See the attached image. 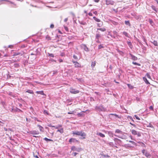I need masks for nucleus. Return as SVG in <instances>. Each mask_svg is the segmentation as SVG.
Returning <instances> with one entry per match:
<instances>
[{"mask_svg": "<svg viewBox=\"0 0 158 158\" xmlns=\"http://www.w3.org/2000/svg\"><path fill=\"white\" fill-rule=\"evenodd\" d=\"M73 135H76L82 137H83L84 139H85V137L86 136L85 133L82 131H77L75 132H73Z\"/></svg>", "mask_w": 158, "mask_h": 158, "instance_id": "nucleus-1", "label": "nucleus"}, {"mask_svg": "<svg viewBox=\"0 0 158 158\" xmlns=\"http://www.w3.org/2000/svg\"><path fill=\"white\" fill-rule=\"evenodd\" d=\"M95 109L97 111H105L106 110V109L102 105L96 106Z\"/></svg>", "mask_w": 158, "mask_h": 158, "instance_id": "nucleus-2", "label": "nucleus"}, {"mask_svg": "<svg viewBox=\"0 0 158 158\" xmlns=\"http://www.w3.org/2000/svg\"><path fill=\"white\" fill-rule=\"evenodd\" d=\"M132 134L134 135H137L138 137H140L141 135V133L137 131L134 130H131Z\"/></svg>", "mask_w": 158, "mask_h": 158, "instance_id": "nucleus-3", "label": "nucleus"}, {"mask_svg": "<svg viewBox=\"0 0 158 158\" xmlns=\"http://www.w3.org/2000/svg\"><path fill=\"white\" fill-rule=\"evenodd\" d=\"M142 152L144 155L147 157L151 156L150 154L144 149L142 150Z\"/></svg>", "mask_w": 158, "mask_h": 158, "instance_id": "nucleus-4", "label": "nucleus"}, {"mask_svg": "<svg viewBox=\"0 0 158 158\" xmlns=\"http://www.w3.org/2000/svg\"><path fill=\"white\" fill-rule=\"evenodd\" d=\"M114 2L112 0H106V4L107 5H113Z\"/></svg>", "mask_w": 158, "mask_h": 158, "instance_id": "nucleus-5", "label": "nucleus"}, {"mask_svg": "<svg viewBox=\"0 0 158 158\" xmlns=\"http://www.w3.org/2000/svg\"><path fill=\"white\" fill-rule=\"evenodd\" d=\"M71 149L72 151H76L78 152H80L81 150V148H76L74 146H72Z\"/></svg>", "mask_w": 158, "mask_h": 158, "instance_id": "nucleus-6", "label": "nucleus"}, {"mask_svg": "<svg viewBox=\"0 0 158 158\" xmlns=\"http://www.w3.org/2000/svg\"><path fill=\"white\" fill-rule=\"evenodd\" d=\"M70 92L73 94H76L78 93L79 91V90H76L75 89L71 88L70 89Z\"/></svg>", "mask_w": 158, "mask_h": 158, "instance_id": "nucleus-7", "label": "nucleus"}, {"mask_svg": "<svg viewBox=\"0 0 158 158\" xmlns=\"http://www.w3.org/2000/svg\"><path fill=\"white\" fill-rule=\"evenodd\" d=\"M81 46L85 51L88 52L89 51L88 48L87 47L86 45L82 44Z\"/></svg>", "mask_w": 158, "mask_h": 158, "instance_id": "nucleus-8", "label": "nucleus"}, {"mask_svg": "<svg viewBox=\"0 0 158 158\" xmlns=\"http://www.w3.org/2000/svg\"><path fill=\"white\" fill-rule=\"evenodd\" d=\"M12 111L13 112H23V111L22 110L17 108H16L15 109H12Z\"/></svg>", "mask_w": 158, "mask_h": 158, "instance_id": "nucleus-9", "label": "nucleus"}, {"mask_svg": "<svg viewBox=\"0 0 158 158\" xmlns=\"http://www.w3.org/2000/svg\"><path fill=\"white\" fill-rule=\"evenodd\" d=\"M129 54L130 55V56L131 59H132L133 60H136L138 59L137 57L133 55L131 53H130Z\"/></svg>", "mask_w": 158, "mask_h": 158, "instance_id": "nucleus-10", "label": "nucleus"}, {"mask_svg": "<svg viewBox=\"0 0 158 158\" xmlns=\"http://www.w3.org/2000/svg\"><path fill=\"white\" fill-rule=\"evenodd\" d=\"M112 115H114L115 116V117L116 118H120V117L118 115L116 114H110L109 115V116L110 118H112V117L111 116Z\"/></svg>", "mask_w": 158, "mask_h": 158, "instance_id": "nucleus-11", "label": "nucleus"}, {"mask_svg": "<svg viewBox=\"0 0 158 158\" xmlns=\"http://www.w3.org/2000/svg\"><path fill=\"white\" fill-rule=\"evenodd\" d=\"M30 134L32 135H38L39 134V132L38 131H36L35 130L34 131H30Z\"/></svg>", "mask_w": 158, "mask_h": 158, "instance_id": "nucleus-12", "label": "nucleus"}, {"mask_svg": "<svg viewBox=\"0 0 158 158\" xmlns=\"http://www.w3.org/2000/svg\"><path fill=\"white\" fill-rule=\"evenodd\" d=\"M96 135L102 138H103L105 137V135L104 134L100 132H97Z\"/></svg>", "mask_w": 158, "mask_h": 158, "instance_id": "nucleus-13", "label": "nucleus"}, {"mask_svg": "<svg viewBox=\"0 0 158 158\" xmlns=\"http://www.w3.org/2000/svg\"><path fill=\"white\" fill-rule=\"evenodd\" d=\"M38 127H39V129L40 130V131H41L44 132V128L42 127L41 126H40V125H37Z\"/></svg>", "mask_w": 158, "mask_h": 158, "instance_id": "nucleus-14", "label": "nucleus"}, {"mask_svg": "<svg viewBox=\"0 0 158 158\" xmlns=\"http://www.w3.org/2000/svg\"><path fill=\"white\" fill-rule=\"evenodd\" d=\"M101 37V35L98 33H97L96 35L95 39L96 40H99V38Z\"/></svg>", "mask_w": 158, "mask_h": 158, "instance_id": "nucleus-15", "label": "nucleus"}, {"mask_svg": "<svg viewBox=\"0 0 158 158\" xmlns=\"http://www.w3.org/2000/svg\"><path fill=\"white\" fill-rule=\"evenodd\" d=\"M143 80L146 84H150V83L147 80V79L146 77H143Z\"/></svg>", "mask_w": 158, "mask_h": 158, "instance_id": "nucleus-16", "label": "nucleus"}, {"mask_svg": "<svg viewBox=\"0 0 158 158\" xmlns=\"http://www.w3.org/2000/svg\"><path fill=\"white\" fill-rule=\"evenodd\" d=\"M123 132L120 130L118 129H117L115 131V133H118L120 134H123Z\"/></svg>", "mask_w": 158, "mask_h": 158, "instance_id": "nucleus-17", "label": "nucleus"}, {"mask_svg": "<svg viewBox=\"0 0 158 158\" xmlns=\"http://www.w3.org/2000/svg\"><path fill=\"white\" fill-rule=\"evenodd\" d=\"M74 65L76 68L81 67L80 64L77 62L74 64Z\"/></svg>", "mask_w": 158, "mask_h": 158, "instance_id": "nucleus-18", "label": "nucleus"}, {"mask_svg": "<svg viewBox=\"0 0 158 158\" xmlns=\"http://www.w3.org/2000/svg\"><path fill=\"white\" fill-rule=\"evenodd\" d=\"M77 140L75 138H71L69 139V142L70 143H71L72 142H75Z\"/></svg>", "mask_w": 158, "mask_h": 158, "instance_id": "nucleus-19", "label": "nucleus"}, {"mask_svg": "<svg viewBox=\"0 0 158 158\" xmlns=\"http://www.w3.org/2000/svg\"><path fill=\"white\" fill-rule=\"evenodd\" d=\"M127 44L129 46V47L131 48L132 49V45L131 42L130 41H127Z\"/></svg>", "mask_w": 158, "mask_h": 158, "instance_id": "nucleus-20", "label": "nucleus"}, {"mask_svg": "<svg viewBox=\"0 0 158 158\" xmlns=\"http://www.w3.org/2000/svg\"><path fill=\"white\" fill-rule=\"evenodd\" d=\"M79 22L81 24L83 25H85L86 24V23L83 21H79Z\"/></svg>", "mask_w": 158, "mask_h": 158, "instance_id": "nucleus-21", "label": "nucleus"}, {"mask_svg": "<svg viewBox=\"0 0 158 158\" xmlns=\"http://www.w3.org/2000/svg\"><path fill=\"white\" fill-rule=\"evenodd\" d=\"M36 93L37 94H40L42 95H44V94L43 91H37Z\"/></svg>", "mask_w": 158, "mask_h": 158, "instance_id": "nucleus-22", "label": "nucleus"}, {"mask_svg": "<svg viewBox=\"0 0 158 158\" xmlns=\"http://www.w3.org/2000/svg\"><path fill=\"white\" fill-rule=\"evenodd\" d=\"M151 43H152L155 46H158V43L156 41L154 40L153 42H151Z\"/></svg>", "mask_w": 158, "mask_h": 158, "instance_id": "nucleus-23", "label": "nucleus"}, {"mask_svg": "<svg viewBox=\"0 0 158 158\" xmlns=\"http://www.w3.org/2000/svg\"><path fill=\"white\" fill-rule=\"evenodd\" d=\"M18 55H21L22 56V54L21 53L19 52H15L13 54V56H15Z\"/></svg>", "mask_w": 158, "mask_h": 158, "instance_id": "nucleus-24", "label": "nucleus"}, {"mask_svg": "<svg viewBox=\"0 0 158 158\" xmlns=\"http://www.w3.org/2000/svg\"><path fill=\"white\" fill-rule=\"evenodd\" d=\"M114 135L115 136H116V137H117L119 138H121V139H126V137L125 136H119V135Z\"/></svg>", "mask_w": 158, "mask_h": 158, "instance_id": "nucleus-25", "label": "nucleus"}, {"mask_svg": "<svg viewBox=\"0 0 158 158\" xmlns=\"http://www.w3.org/2000/svg\"><path fill=\"white\" fill-rule=\"evenodd\" d=\"M123 34L126 37H129V34L127 32L125 31H123Z\"/></svg>", "mask_w": 158, "mask_h": 158, "instance_id": "nucleus-26", "label": "nucleus"}, {"mask_svg": "<svg viewBox=\"0 0 158 158\" xmlns=\"http://www.w3.org/2000/svg\"><path fill=\"white\" fill-rule=\"evenodd\" d=\"M125 23L127 25L130 26L131 24L130 23V22L129 21H126L125 22Z\"/></svg>", "mask_w": 158, "mask_h": 158, "instance_id": "nucleus-27", "label": "nucleus"}, {"mask_svg": "<svg viewBox=\"0 0 158 158\" xmlns=\"http://www.w3.org/2000/svg\"><path fill=\"white\" fill-rule=\"evenodd\" d=\"M93 18L96 22H101V20L100 19L97 18L95 17H93Z\"/></svg>", "mask_w": 158, "mask_h": 158, "instance_id": "nucleus-28", "label": "nucleus"}, {"mask_svg": "<svg viewBox=\"0 0 158 158\" xmlns=\"http://www.w3.org/2000/svg\"><path fill=\"white\" fill-rule=\"evenodd\" d=\"M98 30H100L102 31H106V29L104 28H98L97 29Z\"/></svg>", "mask_w": 158, "mask_h": 158, "instance_id": "nucleus-29", "label": "nucleus"}, {"mask_svg": "<svg viewBox=\"0 0 158 158\" xmlns=\"http://www.w3.org/2000/svg\"><path fill=\"white\" fill-rule=\"evenodd\" d=\"M127 85L128 88L131 89H132L134 88V86L131 85L130 84H127Z\"/></svg>", "mask_w": 158, "mask_h": 158, "instance_id": "nucleus-30", "label": "nucleus"}, {"mask_svg": "<svg viewBox=\"0 0 158 158\" xmlns=\"http://www.w3.org/2000/svg\"><path fill=\"white\" fill-rule=\"evenodd\" d=\"M151 7H152V9L153 10H154L156 12H157V9H156V7H155V6H151Z\"/></svg>", "mask_w": 158, "mask_h": 158, "instance_id": "nucleus-31", "label": "nucleus"}, {"mask_svg": "<svg viewBox=\"0 0 158 158\" xmlns=\"http://www.w3.org/2000/svg\"><path fill=\"white\" fill-rule=\"evenodd\" d=\"M149 22L151 25L153 26L154 25V23L152 19H149Z\"/></svg>", "mask_w": 158, "mask_h": 158, "instance_id": "nucleus-32", "label": "nucleus"}, {"mask_svg": "<svg viewBox=\"0 0 158 158\" xmlns=\"http://www.w3.org/2000/svg\"><path fill=\"white\" fill-rule=\"evenodd\" d=\"M26 92H27L31 94H33L34 93L31 90H28L26 91Z\"/></svg>", "mask_w": 158, "mask_h": 158, "instance_id": "nucleus-33", "label": "nucleus"}, {"mask_svg": "<svg viewBox=\"0 0 158 158\" xmlns=\"http://www.w3.org/2000/svg\"><path fill=\"white\" fill-rule=\"evenodd\" d=\"M96 63L95 61L92 62L91 66L92 68L94 67Z\"/></svg>", "mask_w": 158, "mask_h": 158, "instance_id": "nucleus-34", "label": "nucleus"}, {"mask_svg": "<svg viewBox=\"0 0 158 158\" xmlns=\"http://www.w3.org/2000/svg\"><path fill=\"white\" fill-rule=\"evenodd\" d=\"M132 64H135L138 66H140L141 64H140L136 63L135 62L133 61L132 62Z\"/></svg>", "mask_w": 158, "mask_h": 158, "instance_id": "nucleus-35", "label": "nucleus"}, {"mask_svg": "<svg viewBox=\"0 0 158 158\" xmlns=\"http://www.w3.org/2000/svg\"><path fill=\"white\" fill-rule=\"evenodd\" d=\"M100 22V23L98 24V26L99 27L102 26L103 24V23L101 21V22Z\"/></svg>", "mask_w": 158, "mask_h": 158, "instance_id": "nucleus-36", "label": "nucleus"}, {"mask_svg": "<svg viewBox=\"0 0 158 158\" xmlns=\"http://www.w3.org/2000/svg\"><path fill=\"white\" fill-rule=\"evenodd\" d=\"M104 48V47L102 45H100L98 46V49H100L102 48Z\"/></svg>", "mask_w": 158, "mask_h": 158, "instance_id": "nucleus-37", "label": "nucleus"}, {"mask_svg": "<svg viewBox=\"0 0 158 158\" xmlns=\"http://www.w3.org/2000/svg\"><path fill=\"white\" fill-rule=\"evenodd\" d=\"M77 115L78 116H84V114L83 113H79L77 114Z\"/></svg>", "mask_w": 158, "mask_h": 158, "instance_id": "nucleus-38", "label": "nucleus"}, {"mask_svg": "<svg viewBox=\"0 0 158 158\" xmlns=\"http://www.w3.org/2000/svg\"><path fill=\"white\" fill-rule=\"evenodd\" d=\"M57 131H58V132H60V133H62L63 132H64V131H63V128H61L60 129H59V130H58Z\"/></svg>", "mask_w": 158, "mask_h": 158, "instance_id": "nucleus-39", "label": "nucleus"}, {"mask_svg": "<svg viewBox=\"0 0 158 158\" xmlns=\"http://www.w3.org/2000/svg\"><path fill=\"white\" fill-rule=\"evenodd\" d=\"M44 139L45 140V141H53V140L52 139H48V138H46V137Z\"/></svg>", "mask_w": 158, "mask_h": 158, "instance_id": "nucleus-40", "label": "nucleus"}, {"mask_svg": "<svg viewBox=\"0 0 158 158\" xmlns=\"http://www.w3.org/2000/svg\"><path fill=\"white\" fill-rule=\"evenodd\" d=\"M146 76L149 78H150L151 77L149 73H146Z\"/></svg>", "mask_w": 158, "mask_h": 158, "instance_id": "nucleus-41", "label": "nucleus"}, {"mask_svg": "<svg viewBox=\"0 0 158 158\" xmlns=\"http://www.w3.org/2000/svg\"><path fill=\"white\" fill-rule=\"evenodd\" d=\"M48 56H50L51 57H54V55L53 54L48 53Z\"/></svg>", "mask_w": 158, "mask_h": 158, "instance_id": "nucleus-42", "label": "nucleus"}, {"mask_svg": "<svg viewBox=\"0 0 158 158\" xmlns=\"http://www.w3.org/2000/svg\"><path fill=\"white\" fill-rule=\"evenodd\" d=\"M44 114H47V115H48L49 114V113L46 110H44Z\"/></svg>", "mask_w": 158, "mask_h": 158, "instance_id": "nucleus-43", "label": "nucleus"}, {"mask_svg": "<svg viewBox=\"0 0 158 158\" xmlns=\"http://www.w3.org/2000/svg\"><path fill=\"white\" fill-rule=\"evenodd\" d=\"M73 58L76 60H77L78 59V58L77 56L75 55H73Z\"/></svg>", "mask_w": 158, "mask_h": 158, "instance_id": "nucleus-44", "label": "nucleus"}, {"mask_svg": "<svg viewBox=\"0 0 158 158\" xmlns=\"http://www.w3.org/2000/svg\"><path fill=\"white\" fill-rule=\"evenodd\" d=\"M148 127H152V128H153V125L150 124V123H149V124L147 126Z\"/></svg>", "mask_w": 158, "mask_h": 158, "instance_id": "nucleus-45", "label": "nucleus"}, {"mask_svg": "<svg viewBox=\"0 0 158 158\" xmlns=\"http://www.w3.org/2000/svg\"><path fill=\"white\" fill-rule=\"evenodd\" d=\"M114 140L115 141H117V140H118L119 141H121V140L120 139H118L117 138H114Z\"/></svg>", "mask_w": 158, "mask_h": 158, "instance_id": "nucleus-46", "label": "nucleus"}, {"mask_svg": "<svg viewBox=\"0 0 158 158\" xmlns=\"http://www.w3.org/2000/svg\"><path fill=\"white\" fill-rule=\"evenodd\" d=\"M135 117L136 118V119L139 120L140 119V118L137 115H135Z\"/></svg>", "mask_w": 158, "mask_h": 158, "instance_id": "nucleus-47", "label": "nucleus"}, {"mask_svg": "<svg viewBox=\"0 0 158 158\" xmlns=\"http://www.w3.org/2000/svg\"><path fill=\"white\" fill-rule=\"evenodd\" d=\"M129 142L130 143H131L132 144H135V142H134V141H131V140H130L129 141Z\"/></svg>", "mask_w": 158, "mask_h": 158, "instance_id": "nucleus-48", "label": "nucleus"}, {"mask_svg": "<svg viewBox=\"0 0 158 158\" xmlns=\"http://www.w3.org/2000/svg\"><path fill=\"white\" fill-rule=\"evenodd\" d=\"M149 109L152 110H153V107L152 106H150V107H149Z\"/></svg>", "mask_w": 158, "mask_h": 158, "instance_id": "nucleus-49", "label": "nucleus"}, {"mask_svg": "<svg viewBox=\"0 0 158 158\" xmlns=\"http://www.w3.org/2000/svg\"><path fill=\"white\" fill-rule=\"evenodd\" d=\"M50 28H53L54 27V25L53 24H51L50 26Z\"/></svg>", "mask_w": 158, "mask_h": 158, "instance_id": "nucleus-50", "label": "nucleus"}, {"mask_svg": "<svg viewBox=\"0 0 158 158\" xmlns=\"http://www.w3.org/2000/svg\"><path fill=\"white\" fill-rule=\"evenodd\" d=\"M108 35H110L113 38H115V37L114 36H113L111 34H110L109 33Z\"/></svg>", "mask_w": 158, "mask_h": 158, "instance_id": "nucleus-51", "label": "nucleus"}, {"mask_svg": "<svg viewBox=\"0 0 158 158\" xmlns=\"http://www.w3.org/2000/svg\"><path fill=\"white\" fill-rule=\"evenodd\" d=\"M130 124H131V125L133 126L134 127H136L135 125L131 123V122L130 123Z\"/></svg>", "mask_w": 158, "mask_h": 158, "instance_id": "nucleus-52", "label": "nucleus"}, {"mask_svg": "<svg viewBox=\"0 0 158 158\" xmlns=\"http://www.w3.org/2000/svg\"><path fill=\"white\" fill-rule=\"evenodd\" d=\"M12 131V132H13V130H12L11 129V128H8V131Z\"/></svg>", "mask_w": 158, "mask_h": 158, "instance_id": "nucleus-53", "label": "nucleus"}, {"mask_svg": "<svg viewBox=\"0 0 158 158\" xmlns=\"http://www.w3.org/2000/svg\"><path fill=\"white\" fill-rule=\"evenodd\" d=\"M48 126L49 127H55V126H52V125L51 124H50L49 125H48Z\"/></svg>", "mask_w": 158, "mask_h": 158, "instance_id": "nucleus-54", "label": "nucleus"}, {"mask_svg": "<svg viewBox=\"0 0 158 158\" xmlns=\"http://www.w3.org/2000/svg\"><path fill=\"white\" fill-rule=\"evenodd\" d=\"M68 20V18H66L65 19H64V22H66Z\"/></svg>", "mask_w": 158, "mask_h": 158, "instance_id": "nucleus-55", "label": "nucleus"}, {"mask_svg": "<svg viewBox=\"0 0 158 158\" xmlns=\"http://www.w3.org/2000/svg\"><path fill=\"white\" fill-rule=\"evenodd\" d=\"M96 42L97 43H100V41L99 40H97L96 41Z\"/></svg>", "mask_w": 158, "mask_h": 158, "instance_id": "nucleus-56", "label": "nucleus"}, {"mask_svg": "<svg viewBox=\"0 0 158 158\" xmlns=\"http://www.w3.org/2000/svg\"><path fill=\"white\" fill-rule=\"evenodd\" d=\"M88 15H89L90 16H92V15H93L92 13H91V12L89 13L88 14Z\"/></svg>", "mask_w": 158, "mask_h": 158, "instance_id": "nucleus-57", "label": "nucleus"}, {"mask_svg": "<svg viewBox=\"0 0 158 158\" xmlns=\"http://www.w3.org/2000/svg\"><path fill=\"white\" fill-rule=\"evenodd\" d=\"M129 118H130V119H131L132 120V121H133V122L134 121L133 119L132 118L131 116H130L129 117Z\"/></svg>", "mask_w": 158, "mask_h": 158, "instance_id": "nucleus-58", "label": "nucleus"}, {"mask_svg": "<svg viewBox=\"0 0 158 158\" xmlns=\"http://www.w3.org/2000/svg\"><path fill=\"white\" fill-rule=\"evenodd\" d=\"M95 2H98L100 0H93Z\"/></svg>", "mask_w": 158, "mask_h": 158, "instance_id": "nucleus-59", "label": "nucleus"}, {"mask_svg": "<svg viewBox=\"0 0 158 158\" xmlns=\"http://www.w3.org/2000/svg\"><path fill=\"white\" fill-rule=\"evenodd\" d=\"M59 61L60 62H62L63 61V60L61 59H60L59 60Z\"/></svg>", "mask_w": 158, "mask_h": 158, "instance_id": "nucleus-60", "label": "nucleus"}, {"mask_svg": "<svg viewBox=\"0 0 158 158\" xmlns=\"http://www.w3.org/2000/svg\"><path fill=\"white\" fill-rule=\"evenodd\" d=\"M8 47L9 48H12L13 47V45H9L8 46Z\"/></svg>", "mask_w": 158, "mask_h": 158, "instance_id": "nucleus-61", "label": "nucleus"}, {"mask_svg": "<svg viewBox=\"0 0 158 158\" xmlns=\"http://www.w3.org/2000/svg\"><path fill=\"white\" fill-rule=\"evenodd\" d=\"M93 13L95 15H97V12L95 11L93 12Z\"/></svg>", "mask_w": 158, "mask_h": 158, "instance_id": "nucleus-62", "label": "nucleus"}, {"mask_svg": "<svg viewBox=\"0 0 158 158\" xmlns=\"http://www.w3.org/2000/svg\"><path fill=\"white\" fill-rule=\"evenodd\" d=\"M74 154V156H76V155L78 154L76 152H74L73 153Z\"/></svg>", "mask_w": 158, "mask_h": 158, "instance_id": "nucleus-63", "label": "nucleus"}, {"mask_svg": "<svg viewBox=\"0 0 158 158\" xmlns=\"http://www.w3.org/2000/svg\"><path fill=\"white\" fill-rule=\"evenodd\" d=\"M64 53H61V54H60V56H64Z\"/></svg>", "mask_w": 158, "mask_h": 158, "instance_id": "nucleus-64", "label": "nucleus"}]
</instances>
